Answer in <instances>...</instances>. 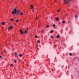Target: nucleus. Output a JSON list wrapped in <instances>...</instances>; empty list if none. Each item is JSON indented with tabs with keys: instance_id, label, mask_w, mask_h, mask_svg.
I'll return each instance as SVG.
<instances>
[{
	"instance_id": "f257e3e1",
	"label": "nucleus",
	"mask_w": 79,
	"mask_h": 79,
	"mask_svg": "<svg viewBox=\"0 0 79 79\" xmlns=\"http://www.w3.org/2000/svg\"><path fill=\"white\" fill-rule=\"evenodd\" d=\"M19 12V11L18 10H17L16 9H14V11L12 12V14H16V13H18Z\"/></svg>"
},
{
	"instance_id": "f03ea898",
	"label": "nucleus",
	"mask_w": 79,
	"mask_h": 79,
	"mask_svg": "<svg viewBox=\"0 0 79 79\" xmlns=\"http://www.w3.org/2000/svg\"><path fill=\"white\" fill-rule=\"evenodd\" d=\"M64 1L65 4H67L68 3V1L67 0H64Z\"/></svg>"
},
{
	"instance_id": "7ed1b4c3",
	"label": "nucleus",
	"mask_w": 79,
	"mask_h": 79,
	"mask_svg": "<svg viewBox=\"0 0 79 79\" xmlns=\"http://www.w3.org/2000/svg\"><path fill=\"white\" fill-rule=\"evenodd\" d=\"M13 26H11V27H10L8 29V30L10 31V29H13Z\"/></svg>"
},
{
	"instance_id": "20e7f679",
	"label": "nucleus",
	"mask_w": 79,
	"mask_h": 79,
	"mask_svg": "<svg viewBox=\"0 0 79 79\" xmlns=\"http://www.w3.org/2000/svg\"><path fill=\"white\" fill-rule=\"evenodd\" d=\"M55 19H56V20L57 21H59L60 20V19L58 18H55Z\"/></svg>"
},
{
	"instance_id": "39448f33",
	"label": "nucleus",
	"mask_w": 79,
	"mask_h": 79,
	"mask_svg": "<svg viewBox=\"0 0 79 79\" xmlns=\"http://www.w3.org/2000/svg\"><path fill=\"white\" fill-rule=\"evenodd\" d=\"M20 32H21V34H23V31H22V30H20Z\"/></svg>"
},
{
	"instance_id": "423d86ee",
	"label": "nucleus",
	"mask_w": 79,
	"mask_h": 79,
	"mask_svg": "<svg viewBox=\"0 0 79 79\" xmlns=\"http://www.w3.org/2000/svg\"><path fill=\"white\" fill-rule=\"evenodd\" d=\"M18 56H19L20 57H22V56H23V55L21 54H20L18 55Z\"/></svg>"
},
{
	"instance_id": "0eeeda50",
	"label": "nucleus",
	"mask_w": 79,
	"mask_h": 79,
	"mask_svg": "<svg viewBox=\"0 0 79 79\" xmlns=\"http://www.w3.org/2000/svg\"><path fill=\"white\" fill-rule=\"evenodd\" d=\"M28 30V28H27V30L25 31L24 32L25 34H26L27 33V30Z\"/></svg>"
},
{
	"instance_id": "6e6552de",
	"label": "nucleus",
	"mask_w": 79,
	"mask_h": 79,
	"mask_svg": "<svg viewBox=\"0 0 79 79\" xmlns=\"http://www.w3.org/2000/svg\"><path fill=\"white\" fill-rule=\"evenodd\" d=\"M2 25H5V22H2Z\"/></svg>"
},
{
	"instance_id": "1a4fd4ad",
	"label": "nucleus",
	"mask_w": 79,
	"mask_h": 79,
	"mask_svg": "<svg viewBox=\"0 0 79 79\" xmlns=\"http://www.w3.org/2000/svg\"><path fill=\"white\" fill-rule=\"evenodd\" d=\"M20 15H23V12H21L20 13Z\"/></svg>"
},
{
	"instance_id": "9d476101",
	"label": "nucleus",
	"mask_w": 79,
	"mask_h": 79,
	"mask_svg": "<svg viewBox=\"0 0 79 79\" xmlns=\"http://www.w3.org/2000/svg\"><path fill=\"white\" fill-rule=\"evenodd\" d=\"M59 37H60V36L59 35H58L57 36V39H58V38H59Z\"/></svg>"
},
{
	"instance_id": "9b49d317",
	"label": "nucleus",
	"mask_w": 79,
	"mask_h": 79,
	"mask_svg": "<svg viewBox=\"0 0 79 79\" xmlns=\"http://www.w3.org/2000/svg\"><path fill=\"white\" fill-rule=\"evenodd\" d=\"M62 23L63 24H64V23H65V21H62Z\"/></svg>"
},
{
	"instance_id": "f8f14e48",
	"label": "nucleus",
	"mask_w": 79,
	"mask_h": 79,
	"mask_svg": "<svg viewBox=\"0 0 79 79\" xmlns=\"http://www.w3.org/2000/svg\"><path fill=\"white\" fill-rule=\"evenodd\" d=\"M52 32H53V31L52 30H51V31L50 32V33L52 34Z\"/></svg>"
},
{
	"instance_id": "ddd939ff",
	"label": "nucleus",
	"mask_w": 79,
	"mask_h": 79,
	"mask_svg": "<svg viewBox=\"0 0 79 79\" xmlns=\"http://www.w3.org/2000/svg\"><path fill=\"white\" fill-rule=\"evenodd\" d=\"M50 37L52 39H53V36H51Z\"/></svg>"
},
{
	"instance_id": "4468645a",
	"label": "nucleus",
	"mask_w": 79,
	"mask_h": 79,
	"mask_svg": "<svg viewBox=\"0 0 79 79\" xmlns=\"http://www.w3.org/2000/svg\"><path fill=\"white\" fill-rule=\"evenodd\" d=\"M56 26L55 25V24H53V27H55Z\"/></svg>"
},
{
	"instance_id": "2eb2a0df",
	"label": "nucleus",
	"mask_w": 79,
	"mask_h": 79,
	"mask_svg": "<svg viewBox=\"0 0 79 79\" xmlns=\"http://www.w3.org/2000/svg\"><path fill=\"white\" fill-rule=\"evenodd\" d=\"M69 55L70 56H72V54L71 53H69Z\"/></svg>"
},
{
	"instance_id": "dca6fc26",
	"label": "nucleus",
	"mask_w": 79,
	"mask_h": 79,
	"mask_svg": "<svg viewBox=\"0 0 79 79\" xmlns=\"http://www.w3.org/2000/svg\"><path fill=\"white\" fill-rule=\"evenodd\" d=\"M4 51L5 53H6V50H5L4 49Z\"/></svg>"
},
{
	"instance_id": "f3484780",
	"label": "nucleus",
	"mask_w": 79,
	"mask_h": 79,
	"mask_svg": "<svg viewBox=\"0 0 79 79\" xmlns=\"http://www.w3.org/2000/svg\"><path fill=\"white\" fill-rule=\"evenodd\" d=\"M10 20H11V21H13V19L11 18L10 19Z\"/></svg>"
},
{
	"instance_id": "a211bd4d",
	"label": "nucleus",
	"mask_w": 79,
	"mask_h": 79,
	"mask_svg": "<svg viewBox=\"0 0 79 79\" xmlns=\"http://www.w3.org/2000/svg\"><path fill=\"white\" fill-rule=\"evenodd\" d=\"M16 21L17 23H18V22L19 21V20H17Z\"/></svg>"
},
{
	"instance_id": "6ab92c4d",
	"label": "nucleus",
	"mask_w": 79,
	"mask_h": 79,
	"mask_svg": "<svg viewBox=\"0 0 79 79\" xmlns=\"http://www.w3.org/2000/svg\"><path fill=\"white\" fill-rule=\"evenodd\" d=\"M38 19V17H36V20H37Z\"/></svg>"
},
{
	"instance_id": "aec40b11",
	"label": "nucleus",
	"mask_w": 79,
	"mask_h": 79,
	"mask_svg": "<svg viewBox=\"0 0 79 79\" xmlns=\"http://www.w3.org/2000/svg\"><path fill=\"white\" fill-rule=\"evenodd\" d=\"M35 38H37V35H35Z\"/></svg>"
},
{
	"instance_id": "412c9836",
	"label": "nucleus",
	"mask_w": 79,
	"mask_h": 79,
	"mask_svg": "<svg viewBox=\"0 0 79 79\" xmlns=\"http://www.w3.org/2000/svg\"><path fill=\"white\" fill-rule=\"evenodd\" d=\"M33 8H34V7L33 6H32L31 8V9H33Z\"/></svg>"
},
{
	"instance_id": "4be33fe9",
	"label": "nucleus",
	"mask_w": 79,
	"mask_h": 79,
	"mask_svg": "<svg viewBox=\"0 0 79 79\" xmlns=\"http://www.w3.org/2000/svg\"><path fill=\"white\" fill-rule=\"evenodd\" d=\"M49 27V25H47V27Z\"/></svg>"
},
{
	"instance_id": "5701e85b",
	"label": "nucleus",
	"mask_w": 79,
	"mask_h": 79,
	"mask_svg": "<svg viewBox=\"0 0 79 79\" xmlns=\"http://www.w3.org/2000/svg\"><path fill=\"white\" fill-rule=\"evenodd\" d=\"M75 18H77V15H75Z\"/></svg>"
},
{
	"instance_id": "b1692460",
	"label": "nucleus",
	"mask_w": 79,
	"mask_h": 79,
	"mask_svg": "<svg viewBox=\"0 0 79 79\" xmlns=\"http://www.w3.org/2000/svg\"><path fill=\"white\" fill-rule=\"evenodd\" d=\"M38 43H40V41H39V40H38Z\"/></svg>"
},
{
	"instance_id": "393cba45",
	"label": "nucleus",
	"mask_w": 79,
	"mask_h": 79,
	"mask_svg": "<svg viewBox=\"0 0 79 79\" xmlns=\"http://www.w3.org/2000/svg\"><path fill=\"white\" fill-rule=\"evenodd\" d=\"M10 66H13V64H10Z\"/></svg>"
},
{
	"instance_id": "a878e982",
	"label": "nucleus",
	"mask_w": 79,
	"mask_h": 79,
	"mask_svg": "<svg viewBox=\"0 0 79 79\" xmlns=\"http://www.w3.org/2000/svg\"><path fill=\"white\" fill-rule=\"evenodd\" d=\"M69 2H71L72 1V0H69Z\"/></svg>"
},
{
	"instance_id": "bb28decb",
	"label": "nucleus",
	"mask_w": 79,
	"mask_h": 79,
	"mask_svg": "<svg viewBox=\"0 0 79 79\" xmlns=\"http://www.w3.org/2000/svg\"><path fill=\"white\" fill-rule=\"evenodd\" d=\"M14 61H15V63H16V60H14Z\"/></svg>"
},
{
	"instance_id": "cd10ccee",
	"label": "nucleus",
	"mask_w": 79,
	"mask_h": 79,
	"mask_svg": "<svg viewBox=\"0 0 79 79\" xmlns=\"http://www.w3.org/2000/svg\"><path fill=\"white\" fill-rule=\"evenodd\" d=\"M15 55H17V53L15 52Z\"/></svg>"
},
{
	"instance_id": "c85d7f7f",
	"label": "nucleus",
	"mask_w": 79,
	"mask_h": 79,
	"mask_svg": "<svg viewBox=\"0 0 79 79\" xmlns=\"http://www.w3.org/2000/svg\"><path fill=\"white\" fill-rule=\"evenodd\" d=\"M30 6H31V7H32V5H31Z\"/></svg>"
},
{
	"instance_id": "c756f323",
	"label": "nucleus",
	"mask_w": 79,
	"mask_h": 79,
	"mask_svg": "<svg viewBox=\"0 0 79 79\" xmlns=\"http://www.w3.org/2000/svg\"><path fill=\"white\" fill-rule=\"evenodd\" d=\"M59 11H60V10H58V12H59Z\"/></svg>"
},
{
	"instance_id": "7c9ffc66",
	"label": "nucleus",
	"mask_w": 79,
	"mask_h": 79,
	"mask_svg": "<svg viewBox=\"0 0 79 79\" xmlns=\"http://www.w3.org/2000/svg\"><path fill=\"white\" fill-rule=\"evenodd\" d=\"M2 58V56H0V58Z\"/></svg>"
},
{
	"instance_id": "2f4dec72",
	"label": "nucleus",
	"mask_w": 79,
	"mask_h": 79,
	"mask_svg": "<svg viewBox=\"0 0 79 79\" xmlns=\"http://www.w3.org/2000/svg\"><path fill=\"white\" fill-rule=\"evenodd\" d=\"M78 61H79V59H78Z\"/></svg>"
},
{
	"instance_id": "473e14b6",
	"label": "nucleus",
	"mask_w": 79,
	"mask_h": 79,
	"mask_svg": "<svg viewBox=\"0 0 79 79\" xmlns=\"http://www.w3.org/2000/svg\"><path fill=\"white\" fill-rule=\"evenodd\" d=\"M43 12H44V11H43Z\"/></svg>"
}]
</instances>
